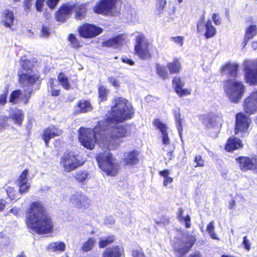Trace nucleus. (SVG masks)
<instances>
[{
	"label": "nucleus",
	"instance_id": "nucleus-1",
	"mask_svg": "<svg viewBox=\"0 0 257 257\" xmlns=\"http://www.w3.org/2000/svg\"><path fill=\"white\" fill-rule=\"evenodd\" d=\"M114 101L115 105L112 107L111 111L106 114L107 118L99 122L105 141H107L106 148L109 150L115 149L122 142L120 139L130 135L127 126L117 123L131 118L134 113L132 106L125 99L117 97Z\"/></svg>",
	"mask_w": 257,
	"mask_h": 257
},
{
	"label": "nucleus",
	"instance_id": "nucleus-2",
	"mask_svg": "<svg viewBox=\"0 0 257 257\" xmlns=\"http://www.w3.org/2000/svg\"><path fill=\"white\" fill-rule=\"evenodd\" d=\"M26 224L29 228L40 234L51 233L53 223L41 202H32L27 211Z\"/></svg>",
	"mask_w": 257,
	"mask_h": 257
},
{
	"label": "nucleus",
	"instance_id": "nucleus-3",
	"mask_svg": "<svg viewBox=\"0 0 257 257\" xmlns=\"http://www.w3.org/2000/svg\"><path fill=\"white\" fill-rule=\"evenodd\" d=\"M101 129V126H99V122L94 130L80 127L79 139L81 144L86 148L92 150L97 142L100 147L106 148L107 141H105Z\"/></svg>",
	"mask_w": 257,
	"mask_h": 257
},
{
	"label": "nucleus",
	"instance_id": "nucleus-4",
	"mask_svg": "<svg viewBox=\"0 0 257 257\" xmlns=\"http://www.w3.org/2000/svg\"><path fill=\"white\" fill-rule=\"evenodd\" d=\"M99 168L107 175L114 176L119 170V165L108 151L100 153L96 157Z\"/></svg>",
	"mask_w": 257,
	"mask_h": 257
},
{
	"label": "nucleus",
	"instance_id": "nucleus-5",
	"mask_svg": "<svg viewBox=\"0 0 257 257\" xmlns=\"http://www.w3.org/2000/svg\"><path fill=\"white\" fill-rule=\"evenodd\" d=\"M244 86L241 82L228 79L224 82V90L229 100L234 103L238 102L244 92Z\"/></svg>",
	"mask_w": 257,
	"mask_h": 257
},
{
	"label": "nucleus",
	"instance_id": "nucleus-6",
	"mask_svg": "<svg viewBox=\"0 0 257 257\" xmlns=\"http://www.w3.org/2000/svg\"><path fill=\"white\" fill-rule=\"evenodd\" d=\"M84 163V161L80 156L72 152L65 153L60 161V164L63 168L64 171L67 173L75 170Z\"/></svg>",
	"mask_w": 257,
	"mask_h": 257
},
{
	"label": "nucleus",
	"instance_id": "nucleus-7",
	"mask_svg": "<svg viewBox=\"0 0 257 257\" xmlns=\"http://www.w3.org/2000/svg\"><path fill=\"white\" fill-rule=\"evenodd\" d=\"M196 239L195 236L188 234L174 242V249L178 257H182L186 254L193 246Z\"/></svg>",
	"mask_w": 257,
	"mask_h": 257
},
{
	"label": "nucleus",
	"instance_id": "nucleus-8",
	"mask_svg": "<svg viewBox=\"0 0 257 257\" xmlns=\"http://www.w3.org/2000/svg\"><path fill=\"white\" fill-rule=\"evenodd\" d=\"M245 81L250 85H257V59L243 62Z\"/></svg>",
	"mask_w": 257,
	"mask_h": 257
},
{
	"label": "nucleus",
	"instance_id": "nucleus-9",
	"mask_svg": "<svg viewBox=\"0 0 257 257\" xmlns=\"http://www.w3.org/2000/svg\"><path fill=\"white\" fill-rule=\"evenodd\" d=\"M204 16L203 15L197 23V31L198 33L203 35L206 39L214 37L216 33V28L212 25L210 19L205 22Z\"/></svg>",
	"mask_w": 257,
	"mask_h": 257
},
{
	"label": "nucleus",
	"instance_id": "nucleus-10",
	"mask_svg": "<svg viewBox=\"0 0 257 257\" xmlns=\"http://www.w3.org/2000/svg\"><path fill=\"white\" fill-rule=\"evenodd\" d=\"M149 41L142 34H139L136 37L135 51L136 54L142 59H148L151 54L148 50Z\"/></svg>",
	"mask_w": 257,
	"mask_h": 257
},
{
	"label": "nucleus",
	"instance_id": "nucleus-11",
	"mask_svg": "<svg viewBox=\"0 0 257 257\" xmlns=\"http://www.w3.org/2000/svg\"><path fill=\"white\" fill-rule=\"evenodd\" d=\"M240 170L243 172L252 170L257 173V157L249 158L240 157L236 159Z\"/></svg>",
	"mask_w": 257,
	"mask_h": 257
},
{
	"label": "nucleus",
	"instance_id": "nucleus-12",
	"mask_svg": "<svg viewBox=\"0 0 257 257\" xmlns=\"http://www.w3.org/2000/svg\"><path fill=\"white\" fill-rule=\"evenodd\" d=\"M79 32L82 37L91 38L101 33L102 29L94 25L86 23L79 28Z\"/></svg>",
	"mask_w": 257,
	"mask_h": 257
},
{
	"label": "nucleus",
	"instance_id": "nucleus-13",
	"mask_svg": "<svg viewBox=\"0 0 257 257\" xmlns=\"http://www.w3.org/2000/svg\"><path fill=\"white\" fill-rule=\"evenodd\" d=\"M250 122V118L244 113L242 112L237 113L235 115V134H237L239 132H247Z\"/></svg>",
	"mask_w": 257,
	"mask_h": 257
},
{
	"label": "nucleus",
	"instance_id": "nucleus-14",
	"mask_svg": "<svg viewBox=\"0 0 257 257\" xmlns=\"http://www.w3.org/2000/svg\"><path fill=\"white\" fill-rule=\"evenodd\" d=\"M243 107L244 112L252 114L257 111V89L252 91L243 101Z\"/></svg>",
	"mask_w": 257,
	"mask_h": 257
},
{
	"label": "nucleus",
	"instance_id": "nucleus-15",
	"mask_svg": "<svg viewBox=\"0 0 257 257\" xmlns=\"http://www.w3.org/2000/svg\"><path fill=\"white\" fill-rule=\"evenodd\" d=\"M32 89H28L23 92L20 90H14L12 92L9 101L10 102L16 104L20 101L24 102L25 104L28 103V100L31 97Z\"/></svg>",
	"mask_w": 257,
	"mask_h": 257
},
{
	"label": "nucleus",
	"instance_id": "nucleus-16",
	"mask_svg": "<svg viewBox=\"0 0 257 257\" xmlns=\"http://www.w3.org/2000/svg\"><path fill=\"white\" fill-rule=\"evenodd\" d=\"M200 119L207 127H213L214 125L221 124L222 122V115L220 113L216 114L209 113L206 115H202Z\"/></svg>",
	"mask_w": 257,
	"mask_h": 257
},
{
	"label": "nucleus",
	"instance_id": "nucleus-17",
	"mask_svg": "<svg viewBox=\"0 0 257 257\" xmlns=\"http://www.w3.org/2000/svg\"><path fill=\"white\" fill-rule=\"evenodd\" d=\"M118 0H101L94 8L95 13L99 14H107L114 7Z\"/></svg>",
	"mask_w": 257,
	"mask_h": 257
},
{
	"label": "nucleus",
	"instance_id": "nucleus-18",
	"mask_svg": "<svg viewBox=\"0 0 257 257\" xmlns=\"http://www.w3.org/2000/svg\"><path fill=\"white\" fill-rule=\"evenodd\" d=\"M19 81L21 84L31 85H33L38 80L39 75L37 72L32 70L25 73H19Z\"/></svg>",
	"mask_w": 257,
	"mask_h": 257
},
{
	"label": "nucleus",
	"instance_id": "nucleus-19",
	"mask_svg": "<svg viewBox=\"0 0 257 257\" xmlns=\"http://www.w3.org/2000/svg\"><path fill=\"white\" fill-rule=\"evenodd\" d=\"M62 134V131L55 126H50L45 129L43 132V139L46 146H48L50 139L59 136Z\"/></svg>",
	"mask_w": 257,
	"mask_h": 257
},
{
	"label": "nucleus",
	"instance_id": "nucleus-20",
	"mask_svg": "<svg viewBox=\"0 0 257 257\" xmlns=\"http://www.w3.org/2000/svg\"><path fill=\"white\" fill-rule=\"evenodd\" d=\"M175 91L180 97H183L190 94L191 89L183 88L184 82L179 77H175L173 80Z\"/></svg>",
	"mask_w": 257,
	"mask_h": 257
},
{
	"label": "nucleus",
	"instance_id": "nucleus-21",
	"mask_svg": "<svg viewBox=\"0 0 257 257\" xmlns=\"http://www.w3.org/2000/svg\"><path fill=\"white\" fill-rule=\"evenodd\" d=\"M238 65L235 63H227L221 68V73L222 75H226L231 77L237 76Z\"/></svg>",
	"mask_w": 257,
	"mask_h": 257
},
{
	"label": "nucleus",
	"instance_id": "nucleus-22",
	"mask_svg": "<svg viewBox=\"0 0 257 257\" xmlns=\"http://www.w3.org/2000/svg\"><path fill=\"white\" fill-rule=\"evenodd\" d=\"M154 125L160 130L162 135V142L164 145L170 144V140L168 136L167 127L166 125L163 123L158 119H156L153 122Z\"/></svg>",
	"mask_w": 257,
	"mask_h": 257
},
{
	"label": "nucleus",
	"instance_id": "nucleus-23",
	"mask_svg": "<svg viewBox=\"0 0 257 257\" xmlns=\"http://www.w3.org/2000/svg\"><path fill=\"white\" fill-rule=\"evenodd\" d=\"M122 160L125 165L131 166L135 165L139 161V153L135 150L124 153Z\"/></svg>",
	"mask_w": 257,
	"mask_h": 257
},
{
	"label": "nucleus",
	"instance_id": "nucleus-24",
	"mask_svg": "<svg viewBox=\"0 0 257 257\" xmlns=\"http://www.w3.org/2000/svg\"><path fill=\"white\" fill-rule=\"evenodd\" d=\"M14 20L12 11L8 10L4 11L1 16V22L5 27L11 28L13 26Z\"/></svg>",
	"mask_w": 257,
	"mask_h": 257
},
{
	"label": "nucleus",
	"instance_id": "nucleus-25",
	"mask_svg": "<svg viewBox=\"0 0 257 257\" xmlns=\"http://www.w3.org/2000/svg\"><path fill=\"white\" fill-rule=\"evenodd\" d=\"M73 7L71 6L64 5L56 13V18L59 22H64L70 14Z\"/></svg>",
	"mask_w": 257,
	"mask_h": 257
},
{
	"label": "nucleus",
	"instance_id": "nucleus-26",
	"mask_svg": "<svg viewBox=\"0 0 257 257\" xmlns=\"http://www.w3.org/2000/svg\"><path fill=\"white\" fill-rule=\"evenodd\" d=\"M123 248L119 246L107 248L102 254V257H120Z\"/></svg>",
	"mask_w": 257,
	"mask_h": 257
},
{
	"label": "nucleus",
	"instance_id": "nucleus-27",
	"mask_svg": "<svg viewBox=\"0 0 257 257\" xmlns=\"http://www.w3.org/2000/svg\"><path fill=\"white\" fill-rule=\"evenodd\" d=\"M123 42L122 36H118L102 43L103 47L116 48L120 46Z\"/></svg>",
	"mask_w": 257,
	"mask_h": 257
},
{
	"label": "nucleus",
	"instance_id": "nucleus-28",
	"mask_svg": "<svg viewBox=\"0 0 257 257\" xmlns=\"http://www.w3.org/2000/svg\"><path fill=\"white\" fill-rule=\"evenodd\" d=\"M242 143L240 140L236 138H230L228 139L225 146V150L230 152L234 150L238 149L242 147Z\"/></svg>",
	"mask_w": 257,
	"mask_h": 257
},
{
	"label": "nucleus",
	"instance_id": "nucleus-29",
	"mask_svg": "<svg viewBox=\"0 0 257 257\" xmlns=\"http://www.w3.org/2000/svg\"><path fill=\"white\" fill-rule=\"evenodd\" d=\"M257 34V26L252 25L248 27L245 31L243 43V47H245L247 42Z\"/></svg>",
	"mask_w": 257,
	"mask_h": 257
},
{
	"label": "nucleus",
	"instance_id": "nucleus-30",
	"mask_svg": "<svg viewBox=\"0 0 257 257\" xmlns=\"http://www.w3.org/2000/svg\"><path fill=\"white\" fill-rule=\"evenodd\" d=\"M167 67L170 74L179 73L181 69V64L177 59H174L173 61L168 63Z\"/></svg>",
	"mask_w": 257,
	"mask_h": 257
},
{
	"label": "nucleus",
	"instance_id": "nucleus-31",
	"mask_svg": "<svg viewBox=\"0 0 257 257\" xmlns=\"http://www.w3.org/2000/svg\"><path fill=\"white\" fill-rule=\"evenodd\" d=\"M10 117L12 118L16 124L21 125L24 119V114L22 111L20 109H16L13 110Z\"/></svg>",
	"mask_w": 257,
	"mask_h": 257
},
{
	"label": "nucleus",
	"instance_id": "nucleus-32",
	"mask_svg": "<svg viewBox=\"0 0 257 257\" xmlns=\"http://www.w3.org/2000/svg\"><path fill=\"white\" fill-rule=\"evenodd\" d=\"M49 90L52 96H57L60 93L59 86L55 79L50 78L48 82Z\"/></svg>",
	"mask_w": 257,
	"mask_h": 257
},
{
	"label": "nucleus",
	"instance_id": "nucleus-33",
	"mask_svg": "<svg viewBox=\"0 0 257 257\" xmlns=\"http://www.w3.org/2000/svg\"><path fill=\"white\" fill-rule=\"evenodd\" d=\"M21 65L22 69L19 73H25V71L29 72L33 70L34 66V62H32L30 60L27 59L25 57L22 58Z\"/></svg>",
	"mask_w": 257,
	"mask_h": 257
},
{
	"label": "nucleus",
	"instance_id": "nucleus-34",
	"mask_svg": "<svg viewBox=\"0 0 257 257\" xmlns=\"http://www.w3.org/2000/svg\"><path fill=\"white\" fill-rule=\"evenodd\" d=\"M58 81L61 85L65 89L69 90L72 88L68 78L63 73H60L58 76Z\"/></svg>",
	"mask_w": 257,
	"mask_h": 257
},
{
	"label": "nucleus",
	"instance_id": "nucleus-35",
	"mask_svg": "<svg viewBox=\"0 0 257 257\" xmlns=\"http://www.w3.org/2000/svg\"><path fill=\"white\" fill-rule=\"evenodd\" d=\"M170 171L168 170H164L159 172V175L163 177V185L165 187H167L169 184H171L173 181V178L170 177Z\"/></svg>",
	"mask_w": 257,
	"mask_h": 257
},
{
	"label": "nucleus",
	"instance_id": "nucleus-36",
	"mask_svg": "<svg viewBox=\"0 0 257 257\" xmlns=\"http://www.w3.org/2000/svg\"><path fill=\"white\" fill-rule=\"evenodd\" d=\"M48 249L54 251H63L65 249V244L63 242H54L49 243Z\"/></svg>",
	"mask_w": 257,
	"mask_h": 257
},
{
	"label": "nucleus",
	"instance_id": "nucleus-37",
	"mask_svg": "<svg viewBox=\"0 0 257 257\" xmlns=\"http://www.w3.org/2000/svg\"><path fill=\"white\" fill-rule=\"evenodd\" d=\"M89 175V173L87 171H79L76 173L75 178L78 182L84 184L88 179Z\"/></svg>",
	"mask_w": 257,
	"mask_h": 257
},
{
	"label": "nucleus",
	"instance_id": "nucleus-38",
	"mask_svg": "<svg viewBox=\"0 0 257 257\" xmlns=\"http://www.w3.org/2000/svg\"><path fill=\"white\" fill-rule=\"evenodd\" d=\"M86 7L85 5L75 6V17L77 19L81 20L85 16Z\"/></svg>",
	"mask_w": 257,
	"mask_h": 257
},
{
	"label": "nucleus",
	"instance_id": "nucleus-39",
	"mask_svg": "<svg viewBox=\"0 0 257 257\" xmlns=\"http://www.w3.org/2000/svg\"><path fill=\"white\" fill-rule=\"evenodd\" d=\"M175 118L176 120V126L178 129L179 135L181 136L182 131V119L181 118L180 110L178 108L174 111Z\"/></svg>",
	"mask_w": 257,
	"mask_h": 257
},
{
	"label": "nucleus",
	"instance_id": "nucleus-40",
	"mask_svg": "<svg viewBox=\"0 0 257 257\" xmlns=\"http://www.w3.org/2000/svg\"><path fill=\"white\" fill-rule=\"evenodd\" d=\"M90 205V200L85 195L82 194L79 203L76 208L83 209L87 208Z\"/></svg>",
	"mask_w": 257,
	"mask_h": 257
},
{
	"label": "nucleus",
	"instance_id": "nucleus-41",
	"mask_svg": "<svg viewBox=\"0 0 257 257\" xmlns=\"http://www.w3.org/2000/svg\"><path fill=\"white\" fill-rule=\"evenodd\" d=\"M95 242V239L92 237L89 238L83 244L82 246V250L85 252L90 251L93 248Z\"/></svg>",
	"mask_w": 257,
	"mask_h": 257
},
{
	"label": "nucleus",
	"instance_id": "nucleus-42",
	"mask_svg": "<svg viewBox=\"0 0 257 257\" xmlns=\"http://www.w3.org/2000/svg\"><path fill=\"white\" fill-rule=\"evenodd\" d=\"M157 74L163 79H165L168 77V73L165 66L157 64L156 66Z\"/></svg>",
	"mask_w": 257,
	"mask_h": 257
},
{
	"label": "nucleus",
	"instance_id": "nucleus-43",
	"mask_svg": "<svg viewBox=\"0 0 257 257\" xmlns=\"http://www.w3.org/2000/svg\"><path fill=\"white\" fill-rule=\"evenodd\" d=\"M83 194L80 192H75L74 194L71 195L69 198L70 203L75 207H76L79 203L80 198L82 197Z\"/></svg>",
	"mask_w": 257,
	"mask_h": 257
},
{
	"label": "nucleus",
	"instance_id": "nucleus-44",
	"mask_svg": "<svg viewBox=\"0 0 257 257\" xmlns=\"http://www.w3.org/2000/svg\"><path fill=\"white\" fill-rule=\"evenodd\" d=\"M78 105L81 112L88 111L91 109L90 102L87 100H82L80 101Z\"/></svg>",
	"mask_w": 257,
	"mask_h": 257
},
{
	"label": "nucleus",
	"instance_id": "nucleus-45",
	"mask_svg": "<svg viewBox=\"0 0 257 257\" xmlns=\"http://www.w3.org/2000/svg\"><path fill=\"white\" fill-rule=\"evenodd\" d=\"M215 227L214 225V222L213 221L210 222L207 226V230L209 233L210 237L214 239L219 240V238L214 231Z\"/></svg>",
	"mask_w": 257,
	"mask_h": 257
},
{
	"label": "nucleus",
	"instance_id": "nucleus-46",
	"mask_svg": "<svg viewBox=\"0 0 257 257\" xmlns=\"http://www.w3.org/2000/svg\"><path fill=\"white\" fill-rule=\"evenodd\" d=\"M114 240V237L113 235L108 236L106 238H103L100 239L99 241V247L101 248H103L112 242Z\"/></svg>",
	"mask_w": 257,
	"mask_h": 257
},
{
	"label": "nucleus",
	"instance_id": "nucleus-47",
	"mask_svg": "<svg viewBox=\"0 0 257 257\" xmlns=\"http://www.w3.org/2000/svg\"><path fill=\"white\" fill-rule=\"evenodd\" d=\"M35 0H24V9L26 14L29 13L34 7Z\"/></svg>",
	"mask_w": 257,
	"mask_h": 257
},
{
	"label": "nucleus",
	"instance_id": "nucleus-48",
	"mask_svg": "<svg viewBox=\"0 0 257 257\" xmlns=\"http://www.w3.org/2000/svg\"><path fill=\"white\" fill-rule=\"evenodd\" d=\"M28 173V169H25L24 170L18 180V183H28L27 179Z\"/></svg>",
	"mask_w": 257,
	"mask_h": 257
},
{
	"label": "nucleus",
	"instance_id": "nucleus-49",
	"mask_svg": "<svg viewBox=\"0 0 257 257\" xmlns=\"http://www.w3.org/2000/svg\"><path fill=\"white\" fill-rule=\"evenodd\" d=\"M98 93L99 97V98L101 99V101L106 99L107 90L104 86H101L99 87Z\"/></svg>",
	"mask_w": 257,
	"mask_h": 257
},
{
	"label": "nucleus",
	"instance_id": "nucleus-50",
	"mask_svg": "<svg viewBox=\"0 0 257 257\" xmlns=\"http://www.w3.org/2000/svg\"><path fill=\"white\" fill-rule=\"evenodd\" d=\"M19 186V192L21 194L25 193L28 192L30 185L29 183H18Z\"/></svg>",
	"mask_w": 257,
	"mask_h": 257
},
{
	"label": "nucleus",
	"instance_id": "nucleus-51",
	"mask_svg": "<svg viewBox=\"0 0 257 257\" xmlns=\"http://www.w3.org/2000/svg\"><path fill=\"white\" fill-rule=\"evenodd\" d=\"M69 41L71 42L72 47L77 48L79 46V42L76 37L73 34H70L69 37Z\"/></svg>",
	"mask_w": 257,
	"mask_h": 257
},
{
	"label": "nucleus",
	"instance_id": "nucleus-52",
	"mask_svg": "<svg viewBox=\"0 0 257 257\" xmlns=\"http://www.w3.org/2000/svg\"><path fill=\"white\" fill-rule=\"evenodd\" d=\"M181 223L185 224V227L187 228L191 227V219L189 215L185 216L181 221H180Z\"/></svg>",
	"mask_w": 257,
	"mask_h": 257
},
{
	"label": "nucleus",
	"instance_id": "nucleus-53",
	"mask_svg": "<svg viewBox=\"0 0 257 257\" xmlns=\"http://www.w3.org/2000/svg\"><path fill=\"white\" fill-rule=\"evenodd\" d=\"M212 20L216 26L219 25L221 23V19L218 14L214 13L212 16Z\"/></svg>",
	"mask_w": 257,
	"mask_h": 257
},
{
	"label": "nucleus",
	"instance_id": "nucleus-54",
	"mask_svg": "<svg viewBox=\"0 0 257 257\" xmlns=\"http://www.w3.org/2000/svg\"><path fill=\"white\" fill-rule=\"evenodd\" d=\"M171 40L176 44H178L180 46H182L183 44V37L181 36L173 37L171 38Z\"/></svg>",
	"mask_w": 257,
	"mask_h": 257
},
{
	"label": "nucleus",
	"instance_id": "nucleus-55",
	"mask_svg": "<svg viewBox=\"0 0 257 257\" xmlns=\"http://www.w3.org/2000/svg\"><path fill=\"white\" fill-rule=\"evenodd\" d=\"M195 162L197 164V165L196 166V167L204 166V162L201 156H197L195 157Z\"/></svg>",
	"mask_w": 257,
	"mask_h": 257
},
{
	"label": "nucleus",
	"instance_id": "nucleus-56",
	"mask_svg": "<svg viewBox=\"0 0 257 257\" xmlns=\"http://www.w3.org/2000/svg\"><path fill=\"white\" fill-rule=\"evenodd\" d=\"M44 0H36V8L38 12L42 11V9L44 5Z\"/></svg>",
	"mask_w": 257,
	"mask_h": 257
},
{
	"label": "nucleus",
	"instance_id": "nucleus-57",
	"mask_svg": "<svg viewBox=\"0 0 257 257\" xmlns=\"http://www.w3.org/2000/svg\"><path fill=\"white\" fill-rule=\"evenodd\" d=\"M243 244L244 245V248L247 250H249L250 249V242L248 239H247V237L244 236L243 238Z\"/></svg>",
	"mask_w": 257,
	"mask_h": 257
},
{
	"label": "nucleus",
	"instance_id": "nucleus-58",
	"mask_svg": "<svg viewBox=\"0 0 257 257\" xmlns=\"http://www.w3.org/2000/svg\"><path fill=\"white\" fill-rule=\"evenodd\" d=\"M134 257H145L144 253L140 250H135L132 252Z\"/></svg>",
	"mask_w": 257,
	"mask_h": 257
},
{
	"label": "nucleus",
	"instance_id": "nucleus-59",
	"mask_svg": "<svg viewBox=\"0 0 257 257\" xmlns=\"http://www.w3.org/2000/svg\"><path fill=\"white\" fill-rule=\"evenodd\" d=\"M108 82L115 87H118L119 86V83L118 81L114 78H109Z\"/></svg>",
	"mask_w": 257,
	"mask_h": 257
},
{
	"label": "nucleus",
	"instance_id": "nucleus-60",
	"mask_svg": "<svg viewBox=\"0 0 257 257\" xmlns=\"http://www.w3.org/2000/svg\"><path fill=\"white\" fill-rule=\"evenodd\" d=\"M7 91L0 95V104L1 105H5L7 102Z\"/></svg>",
	"mask_w": 257,
	"mask_h": 257
},
{
	"label": "nucleus",
	"instance_id": "nucleus-61",
	"mask_svg": "<svg viewBox=\"0 0 257 257\" xmlns=\"http://www.w3.org/2000/svg\"><path fill=\"white\" fill-rule=\"evenodd\" d=\"M14 192V189L12 187H8L7 189V193L8 197L11 199L14 200L15 199L13 193Z\"/></svg>",
	"mask_w": 257,
	"mask_h": 257
},
{
	"label": "nucleus",
	"instance_id": "nucleus-62",
	"mask_svg": "<svg viewBox=\"0 0 257 257\" xmlns=\"http://www.w3.org/2000/svg\"><path fill=\"white\" fill-rule=\"evenodd\" d=\"M7 203V202L6 200L0 198V212L3 211L5 209Z\"/></svg>",
	"mask_w": 257,
	"mask_h": 257
},
{
	"label": "nucleus",
	"instance_id": "nucleus-63",
	"mask_svg": "<svg viewBox=\"0 0 257 257\" xmlns=\"http://www.w3.org/2000/svg\"><path fill=\"white\" fill-rule=\"evenodd\" d=\"M59 0H48L47 5L50 8H54Z\"/></svg>",
	"mask_w": 257,
	"mask_h": 257
},
{
	"label": "nucleus",
	"instance_id": "nucleus-64",
	"mask_svg": "<svg viewBox=\"0 0 257 257\" xmlns=\"http://www.w3.org/2000/svg\"><path fill=\"white\" fill-rule=\"evenodd\" d=\"M6 125V120L4 117H0V131L4 129Z\"/></svg>",
	"mask_w": 257,
	"mask_h": 257
}]
</instances>
